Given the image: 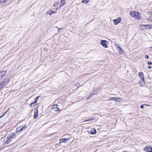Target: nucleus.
<instances>
[{
  "label": "nucleus",
  "mask_w": 152,
  "mask_h": 152,
  "mask_svg": "<svg viewBox=\"0 0 152 152\" xmlns=\"http://www.w3.org/2000/svg\"><path fill=\"white\" fill-rule=\"evenodd\" d=\"M140 27L143 30L148 29L152 28V25H142L140 26Z\"/></svg>",
  "instance_id": "20e7f679"
},
{
  "label": "nucleus",
  "mask_w": 152,
  "mask_h": 152,
  "mask_svg": "<svg viewBox=\"0 0 152 152\" xmlns=\"http://www.w3.org/2000/svg\"><path fill=\"white\" fill-rule=\"evenodd\" d=\"M58 4V2H55L53 4L54 6H57Z\"/></svg>",
  "instance_id": "393cba45"
},
{
  "label": "nucleus",
  "mask_w": 152,
  "mask_h": 152,
  "mask_svg": "<svg viewBox=\"0 0 152 152\" xmlns=\"http://www.w3.org/2000/svg\"><path fill=\"white\" fill-rule=\"evenodd\" d=\"M7 79H5L4 81H3L0 84H1L2 85H3V84H4L5 83V82L6 81Z\"/></svg>",
  "instance_id": "bb28decb"
},
{
  "label": "nucleus",
  "mask_w": 152,
  "mask_h": 152,
  "mask_svg": "<svg viewBox=\"0 0 152 152\" xmlns=\"http://www.w3.org/2000/svg\"><path fill=\"white\" fill-rule=\"evenodd\" d=\"M7 1V0H1V2H5Z\"/></svg>",
  "instance_id": "72a5a7b5"
},
{
  "label": "nucleus",
  "mask_w": 152,
  "mask_h": 152,
  "mask_svg": "<svg viewBox=\"0 0 152 152\" xmlns=\"http://www.w3.org/2000/svg\"><path fill=\"white\" fill-rule=\"evenodd\" d=\"M10 113V112L9 111V109H8L6 112L4 113L0 117V119L4 116H5L6 114L7 115V117H8ZM2 121L0 120V124L2 123Z\"/></svg>",
  "instance_id": "0eeeda50"
},
{
  "label": "nucleus",
  "mask_w": 152,
  "mask_h": 152,
  "mask_svg": "<svg viewBox=\"0 0 152 152\" xmlns=\"http://www.w3.org/2000/svg\"><path fill=\"white\" fill-rule=\"evenodd\" d=\"M3 85H2L1 84H0V90H2L3 88Z\"/></svg>",
  "instance_id": "a878e982"
},
{
  "label": "nucleus",
  "mask_w": 152,
  "mask_h": 152,
  "mask_svg": "<svg viewBox=\"0 0 152 152\" xmlns=\"http://www.w3.org/2000/svg\"><path fill=\"white\" fill-rule=\"evenodd\" d=\"M27 127L26 125H25L23 126H20L18 127L16 129L17 132H20L21 131L26 129Z\"/></svg>",
  "instance_id": "7ed1b4c3"
},
{
  "label": "nucleus",
  "mask_w": 152,
  "mask_h": 152,
  "mask_svg": "<svg viewBox=\"0 0 152 152\" xmlns=\"http://www.w3.org/2000/svg\"><path fill=\"white\" fill-rule=\"evenodd\" d=\"M66 4L65 0H61L60 2V5L59 8H61V7H63Z\"/></svg>",
  "instance_id": "dca6fc26"
},
{
  "label": "nucleus",
  "mask_w": 152,
  "mask_h": 152,
  "mask_svg": "<svg viewBox=\"0 0 152 152\" xmlns=\"http://www.w3.org/2000/svg\"><path fill=\"white\" fill-rule=\"evenodd\" d=\"M40 97V96H38L36 98H35L34 99V101L33 102H31L30 106L31 107H32L36 105L37 104V103H36V102H37V100L39 97Z\"/></svg>",
  "instance_id": "423d86ee"
},
{
  "label": "nucleus",
  "mask_w": 152,
  "mask_h": 152,
  "mask_svg": "<svg viewBox=\"0 0 152 152\" xmlns=\"http://www.w3.org/2000/svg\"><path fill=\"white\" fill-rule=\"evenodd\" d=\"M57 106L58 105L56 104L54 105L53 106V108H54V109H56L55 110V111H57L58 110H59V109L57 107Z\"/></svg>",
  "instance_id": "6ab92c4d"
},
{
  "label": "nucleus",
  "mask_w": 152,
  "mask_h": 152,
  "mask_svg": "<svg viewBox=\"0 0 152 152\" xmlns=\"http://www.w3.org/2000/svg\"><path fill=\"white\" fill-rule=\"evenodd\" d=\"M69 140V138L67 139L66 138H62L60 140L59 143L60 144L62 142L65 143H67V141Z\"/></svg>",
  "instance_id": "4468645a"
},
{
  "label": "nucleus",
  "mask_w": 152,
  "mask_h": 152,
  "mask_svg": "<svg viewBox=\"0 0 152 152\" xmlns=\"http://www.w3.org/2000/svg\"><path fill=\"white\" fill-rule=\"evenodd\" d=\"M95 118H94L93 117L91 118H89L85 120L83 122H85L87 121H90L91 120H95Z\"/></svg>",
  "instance_id": "a211bd4d"
},
{
  "label": "nucleus",
  "mask_w": 152,
  "mask_h": 152,
  "mask_svg": "<svg viewBox=\"0 0 152 152\" xmlns=\"http://www.w3.org/2000/svg\"><path fill=\"white\" fill-rule=\"evenodd\" d=\"M144 107V106L143 105H142L140 106V108L141 109H143Z\"/></svg>",
  "instance_id": "2f4dec72"
},
{
  "label": "nucleus",
  "mask_w": 152,
  "mask_h": 152,
  "mask_svg": "<svg viewBox=\"0 0 152 152\" xmlns=\"http://www.w3.org/2000/svg\"><path fill=\"white\" fill-rule=\"evenodd\" d=\"M108 44V42L105 40H102L101 41L100 44L104 48H106L107 47Z\"/></svg>",
  "instance_id": "39448f33"
},
{
  "label": "nucleus",
  "mask_w": 152,
  "mask_h": 152,
  "mask_svg": "<svg viewBox=\"0 0 152 152\" xmlns=\"http://www.w3.org/2000/svg\"><path fill=\"white\" fill-rule=\"evenodd\" d=\"M90 133L91 134H96V129L94 128H92L91 129Z\"/></svg>",
  "instance_id": "f3484780"
},
{
  "label": "nucleus",
  "mask_w": 152,
  "mask_h": 152,
  "mask_svg": "<svg viewBox=\"0 0 152 152\" xmlns=\"http://www.w3.org/2000/svg\"><path fill=\"white\" fill-rule=\"evenodd\" d=\"M138 75L141 79V80L144 82L145 78L143 72H139L138 73Z\"/></svg>",
  "instance_id": "6e6552de"
},
{
  "label": "nucleus",
  "mask_w": 152,
  "mask_h": 152,
  "mask_svg": "<svg viewBox=\"0 0 152 152\" xmlns=\"http://www.w3.org/2000/svg\"><path fill=\"white\" fill-rule=\"evenodd\" d=\"M37 109V107H36L34 111V114L33 116V117L34 119L37 118L38 117V111Z\"/></svg>",
  "instance_id": "9d476101"
},
{
  "label": "nucleus",
  "mask_w": 152,
  "mask_h": 152,
  "mask_svg": "<svg viewBox=\"0 0 152 152\" xmlns=\"http://www.w3.org/2000/svg\"><path fill=\"white\" fill-rule=\"evenodd\" d=\"M57 28H58V30H62V29H63V28H59L57 27Z\"/></svg>",
  "instance_id": "f704fd0d"
},
{
  "label": "nucleus",
  "mask_w": 152,
  "mask_h": 152,
  "mask_svg": "<svg viewBox=\"0 0 152 152\" xmlns=\"http://www.w3.org/2000/svg\"><path fill=\"white\" fill-rule=\"evenodd\" d=\"M152 67L151 66H148V68L149 69H151Z\"/></svg>",
  "instance_id": "473e14b6"
},
{
  "label": "nucleus",
  "mask_w": 152,
  "mask_h": 152,
  "mask_svg": "<svg viewBox=\"0 0 152 152\" xmlns=\"http://www.w3.org/2000/svg\"><path fill=\"white\" fill-rule=\"evenodd\" d=\"M17 152H19V151H17Z\"/></svg>",
  "instance_id": "ea45409f"
},
{
  "label": "nucleus",
  "mask_w": 152,
  "mask_h": 152,
  "mask_svg": "<svg viewBox=\"0 0 152 152\" xmlns=\"http://www.w3.org/2000/svg\"><path fill=\"white\" fill-rule=\"evenodd\" d=\"M147 64L148 65H152V62H148Z\"/></svg>",
  "instance_id": "c85d7f7f"
},
{
  "label": "nucleus",
  "mask_w": 152,
  "mask_h": 152,
  "mask_svg": "<svg viewBox=\"0 0 152 152\" xmlns=\"http://www.w3.org/2000/svg\"><path fill=\"white\" fill-rule=\"evenodd\" d=\"M121 18H117L116 19H114L113 21L114 24L117 25L121 22Z\"/></svg>",
  "instance_id": "1a4fd4ad"
},
{
  "label": "nucleus",
  "mask_w": 152,
  "mask_h": 152,
  "mask_svg": "<svg viewBox=\"0 0 152 152\" xmlns=\"http://www.w3.org/2000/svg\"><path fill=\"white\" fill-rule=\"evenodd\" d=\"M115 99H116V97H112L108 99V100L109 101H115Z\"/></svg>",
  "instance_id": "412c9836"
},
{
  "label": "nucleus",
  "mask_w": 152,
  "mask_h": 152,
  "mask_svg": "<svg viewBox=\"0 0 152 152\" xmlns=\"http://www.w3.org/2000/svg\"><path fill=\"white\" fill-rule=\"evenodd\" d=\"M53 11H51L50 12H49V11L47 12V14H49L50 15H51L52 14H53Z\"/></svg>",
  "instance_id": "b1692460"
},
{
  "label": "nucleus",
  "mask_w": 152,
  "mask_h": 152,
  "mask_svg": "<svg viewBox=\"0 0 152 152\" xmlns=\"http://www.w3.org/2000/svg\"><path fill=\"white\" fill-rule=\"evenodd\" d=\"M15 134L13 133L10 135L9 137H5L4 139V143L6 144H8L11 141V139L12 138H15Z\"/></svg>",
  "instance_id": "f257e3e1"
},
{
  "label": "nucleus",
  "mask_w": 152,
  "mask_h": 152,
  "mask_svg": "<svg viewBox=\"0 0 152 152\" xmlns=\"http://www.w3.org/2000/svg\"><path fill=\"white\" fill-rule=\"evenodd\" d=\"M116 45L117 46V48L118 49L119 54H123L124 51V50L122 49L121 47L119 46L118 45Z\"/></svg>",
  "instance_id": "9b49d317"
},
{
  "label": "nucleus",
  "mask_w": 152,
  "mask_h": 152,
  "mask_svg": "<svg viewBox=\"0 0 152 152\" xmlns=\"http://www.w3.org/2000/svg\"><path fill=\"white\" fill-rule=\"evenodd\" d=\"M131 16L135 18L140 19L141 17L140 16V13L139 12L135 11H131L130 12Z\"/></svg>",
  "instance_id": "f03ea898"
},
{
  "label": "nucleus",
  "mask_w": 152,
  "mask_h": 152,
  "mask_svg": "<svg viewBox=\"0 0 152 152\" xmlns=\"http://www.w3.org/2000/svg\"><path fill=\"white\" fill-rule=\"evenodd\" d=\"M10 79H8V80L6 82V83H5V84H7V83H8L9 81H10Z\"/></svg>",
  "instance_id": "c9c22d12"
},
{
  "label": "nucleus",
  "mask_w": 152,
  "mask_h": 152,
  "mask_svg": "<svg viewBox=\"0 0 152 152\" xmlns=\"http://www.w3.org/2000/svg\"><path fill=\"white\" fill-rule=\"evenodd\" d=\"M116 99H115V101L117 102H120L122 100V99L120 97H116Z\"/></svg>",
  "instance_id": "aec40b11"
},
{
  "label": "nucleus",
  "mask_w": 152,
  "mask_h": 152,
  "mask_svg": "<svg viewBox=\"0 0 152 152\" xmlns=\"http://www.w3.org/2000/svg\"><path fill=\"white\" fill-rule=\"evenodd\" d=\"M151 16L149 18V19L151 20L152 21V12L151 13Z\"/></svg>",
  "instance_id": "cd10ccee"
},
{
  "label": "nucleus",
  "mask_w": 152,
  "mask_h": 152,
  "mask_svg": "<svg viewBox=\"0 0 152 152\" xmlns=\"http://www.w3.org/2000/svg\"><path fill=\"white\" fill-rule=\"evenodd\" d=\"M99 88H97L94 89L93 91L94 92L92 93L91 94H90V96H92L98 93L99 91V90H99Z\"/></svg>",
  "instance_id": "2eb2a0df"
},
{
  "label": "nucleus",
  "mask_w": 152,
  "mask_h": 152,
  "mask_svg": "<svg viewBox=\"0 0 152 152\" xmlns=\"http://www.w3.org/2000/svg\"><path fill=\"white\" fill-rule=\"evenodd\" d=\"M7 72V71L5 70H3L2 71H0V78H2L4 76Z\"/></svg>",
  "instance_id": "f8f14e48"
},
{
  "label": "nucleus",
  "mask_w": 152,
  "mask_h": 152,
  "mask_svg": "<svg viewBox=\"0 0 152 152\" xmlns=\"http://www.w3.org/2000/svg\"><path fill=\"white\" fill-rule=\"evenodd\" d=\"M144 150L147 152H152V148L151 147H145L144 149Z\"/></svg>",
  "instance_id": "ddd939ff"
},
{
  "label": "nucleus",
  "mask_w": 152,
  "mask_h": 152,
  "mask_svg": "<svg viewBox=\"0 0 152 152\" xmlns=\"http://www.w3.org/2000/svg\"><path fill=\"white\" fill-rule=\"evenodd\" d=\"M74 86H77V89L80 86V83H77L74 85Z\"/></svg>",
  "instance_id": "4be33fe9"
},
{
  "label": "nucleus",
  "mask_w": 152,
  "mask_h": 152,
  "mask_svg": "<svg viewBox=\"0 0 152 152\" xmlns=\"http://www.w3.org/2000/svg\"><path fill=\"white\" fill-rule=\"evenodd\" d=\"M89 0H83L82 1V3H88Z\"/></svg>",
  "instance_id": "5701e85b"
},
{
  "label": "nucleus",
  "mask_w": 152,
  "mask_h": 152,
  "mask_svg": "<svg viewBox=\"0 0 152 152\" xmlns=\"http://www.w3.org/2000/svg\"><path fill=\"white\" fill-rule=\"evenodd\" d=\"M91 97H92V96H90V94L87 97V99H88L90 98Z\"/></svg>",
  "instance_id": "7c9ffc66"
},
{
  "label": "nucleus",
  "mask_w": 152,
  "mask_h": 152,
  "mask_svg": "<svg viewBox=\"0 0 152 152\" xmlns=\"http://www.w3.org/2000/svg\"><path fill=\"white\" fill-rule=\"evenodd\" d=\"M141 82H140V84H141Z\"/></svg>",
  "instance_id": "58836bf2"
},
{
  "label": "nucleus",
  "mask_w": 152,
  "mask_h": 152,
  "mask_svg": "<svg viewBox=\"0 0 152 152\" xmlns=\"http://www.w3.org/2000/svg\"><path fill=\"white\" fill-rule=\"evenodd\" d=\"M145 58L146 59H148L149 58V56L148 55H146L145 56Z\"/></svg>",
  "instance_id": "c756f323"
},
{
  "label": "nucleus",
  "mask_w": 152,
  "mask_h": 152,
  "mask_svg": "<svg viewBox=\"0 0 152 152\" xmlns=\"http://www.w3.org/2000/svg\"><path fill=\"white\" fill-rule=\"evenodd\" d=\"M55 12H56V11H53V13H55Z\"/></svg>",
  "instance_id": "e433bc0d"
},
{
  "label": "nucleus",
  "mask_w": 152,
  "mask_h": 152,
  "mask_svg": "<svg viewBox=\"0 0 152 152\" xmlns=\"http://www.w3.org/2000/svg\"><path fill=\"white\" fill-rule=\"evenodd\" d=\"M58 8H56V10H58Z\"/></svg>",
  "instance_id": "4c0bfd02"
}]
</instances>
